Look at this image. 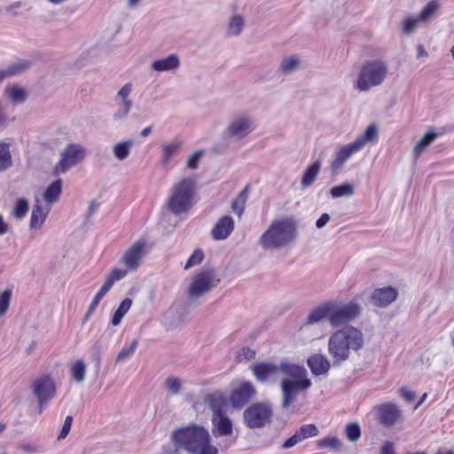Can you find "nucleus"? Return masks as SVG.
I'll return each instance as SVG.
<instances>
[{
	"instance_id": "nucleus-1",
	"label": "nucleus",
	"mask_w": 454,
	"mask_h": 454,
	"mask_svg": "<svg viewBox=\"0 0 454 454\" xmlns=\"http://www.w3.org/2000/svg\"><path fill=\"white\" fill-rule=\"evenodd\" d=\"M251 370L257 380L263 383L275 381L281 377V404L284 409H288L298 395L311 386L307 370L303 366L294 364L257 363L251 366Z\"/></svg>"
},
{
	"instance_id": "nucleus-2",
	"label": "nucleus",
	"mask_w": 454,
	"mask_h": 454,
	"mask_svg": "<svg viewBox=\"0 0 454 454\" xmlns=\"http://www.w3.org/2000/svg\"><path fill=\"white\" fill-rule=\"evenodd\" d=\"M364 344L362 331L355 326H345L334 332L328 340V353L334 364L349 358L351 350L358 351Z\"/></svg>"
},
{
	"instance_id": "nucleus-3",
	"label": "nucleus",
	"mask_w": 454,
	"mask_h": 454,
	"mask_svg": "<svg viewBox=\"0 0 454 454\" xmlns=\"http://www.w3.org/2000/svg\"><path fill=\"white\" fill-rule=\"evenodd\" d=\"M297 223L292 217H280L271 222L259 239L264 250H279L290 246L297 237Z\"/></svg>"
},
{
	"instance_id": "nucleus-4",
	"label": "nucleus",
	"mask_w": 454,
	"mask_h": 454,
	"mask_svg": "<svg viewBox=\"0 0 454 454\" xmlns=\"http://www.w3.org/2000/svg\"><path fill=\"white\" fill-rule=\"evenodd\" d=\"M171 438L176 447L192 453L211 441L209 432L201 426L190 425L172 433Z\"/></svg>"
},
{
	"instance_id": "nucleus-5",
	"label": "nucleus",
	"mask_w": 454,
	"mask_h": 454,
	"mask_svg": "<svg viewBox=\"0 0 454 454\" xmlns=\"http://www.w3.org/2000/svg\"><path fill=\"white\" fill-rule=\"evenodd\" d=\"M219 279L212 269H203L198 271L191 279L187 289L190 299H198L209 293L217 286Z\"/></svg>"
},
{
	"instance_id": "nucleus-6",
	"label": "nucleus",
	"mask_w": 454,
	"mask_h": 454,
	"mask_svg": "<svg viewBox=\"0 0 454 454\" xmlns=\"http://www.w3.org/2000/svg\"><path fill=\"white\" fill-rule=\"evenodd\" d=\"M387 73L386 64L380 60L366 63L361 69L357 88L360 90H367L372 86L380 84Z\"/></svg>"
},
{
	"instance_id": "nucleus-7",
	"label": "nucleus",
	"mask_w": 454,
	"mask_h": 454,
	"mask_svg": "<svg viewBox=\"0 0 454 454\" xmlns=\"http://www.w3.org/2000/svg\"><path fill=\"white\" fill-rule=\"evenodd\" d=\"M330 325L333 327H339L355 320L362 311L361 305L356 301L347 303L330 301Z\"/></svg>"
},
{
	"instance_id": "nucleus-8",
	"label": "nucleus",
	"mask_w": 454,
	"mask_h": 454,
	"mask_svg": "<svg viewBox=\"0 0 454 454\" xmlns=\"http://www.w3.org/2000/svg\"><path fill=\"white\" fill-rule=\"evenodd\" d=\"M34 395L38 400L39 413L41 414L50 400L56 394L54 380L48 375L35 379L31 386Z\"/></svg>"
},
{
	"instance_id": "nucleus-9",
	"label": "nucleus",
	"mask_w": 454,
	"mask_h": 454,
	"mask_svg": "<svg viewBox=\"0 0 454 454\" xmlns=\"http://www.w3.org/2000/svg\"><path fill=\"white\" fill-rule=\"evenodd\" d=\"M272 415L271 408L265 403H256L244 411L245 422L250 428H258L269 423Z\"/></svg>"
},
{
	"instance_id": "nucleus-10",
	"label": "nucleus",
	"mask_w": 454,
	"mask_h": 454,
	"mask_svg": "<svg viewBox=\"0 0 454 454\" xmlns=\"http://www.w3.org/2000/svg\"><path fill=\"white\" fill-rule=\"evenodd\" d=\"M380 423L386 427H392L403 422L402 410L393 403H386L376 407Z\"/></svg>"
},
{
	"instance_id": "nucleus-11",
	"label": "nucleus",
	"mask_w": 454,
	"mask_h": 454,
	"mask_svg": "<svg viewBox=\"0 0 454 454\" xmlns=\"http://www.w3.org/2000/svg\"><path fill=\"white\" fill-rule=\"evenodd\" d=\"M146 254V242L139 239L123 254L121 262L129 270H136Z\"/></svg>"
},
{
	"instance_id": "nucleus-12",
	"label": "nucleus",
	"mask_w": 454,
	"mask_h": 454,
	"mask_svg": "<svg viewBox=\"0 0 454 454\" xmlns=\"http://www.w3.org/2000/svg\"><path fill=\"white\" fill-rule=\"evenodd\" d=\"M85 156L84 149L75 144L68 145L61 154V159L56 166V170L66 172L71 167L82 161Z\"/></svg>"
},
{
	"instance_id": "nucleus-13",
	"label": "nucleus",
	"mask_w": 454,
	"mask_h": 454,
	"mask_svg": "<svg viewBox=\"0 0 454 454\" xmlns=\"http://www.w3.org/2000/svg\"><path fill=\"white\" fill-rule=\"evenodd\" d=\"M52 200H36L32 208L29 227L32 230H40L51 208Z\"/></svg>"
},
{
	"instance_id": "nucleus-14",
	"label": "nucleus",
	"mask_w": 454,
	"mask_h": 454,
	"mask_svg": "<svg viewBox=\"0 0 454 454\" xmlns=\"http://www.w3.org/2000/svg\"><path fill=\"white\" fill-rule=\"evenodd\" d=\"M398 296V291L393 286H384L375 289L371 296L372 303L380 308H385L394 302Z\"/></svg>"
},
{
	"instance_id": "nucleus-15",
	"label": "nucleus",
	"mask_w": 454,
	"mask_h": 454,
	"mask_svg": "<svg viewBox=\"0 0 454 454\" xmlns=\"http://www.w3.org/2000/svg\"><path fill=\"white\" fill-rule=\"evenodd\" d=\"M254 393V386L249 382H244L232 392L231 401L234 407L240 408L249 401Z\"/></svg>"
},
{
	"instance_id": "nucleus-16",
	"label": "nucleus",
	"mask_w": 454,
	"mask_h": 454,
	"mask_svg": "<svg viewBox=\"0 0 454 454\" xmlns=\"http://www.w3.org/2000/svg\"><path fill=\"white\" fill-rule=\"evenodd\" d=\"M234 229V221L229 215L221 217L212 229L211 235L215 240L226 239Z\"/></svg>"
},
{
	"instance_id": "nucleus-17",
	"label": "nucleus",
	"mask_w": 454,
	"mask_h": 454,
	"mask_svg": "<svg viewBox=\"0 0 454 454\" xmlns=\"http://www.w3.org/2000/svg\"><path fill=\"white\" fill-rule=\"evenodd\" d=\"M212 427L215 435L226 436L232 434V423L225 412L212 414Z\"/></svg>"
},
{
	"instance_id": "nucleus-18",
	"label": "nucleus",
	"mask_w": 454,
	"mask_h": 454,
	"mask_svg": "<svg viewBox=\"0 0 454 454\" xmlns=\"http://www.w3.org/2000/svg\"><path fill=\"white\" fill-rule=\"evenodd\" d=\"M361 150V143H355L344 145L339 149L332 162L333 169L340 168L354 153Z\"/></svg>"
},
{
	"instance_id": "nucleus-19",
	"label": "nucleus",
	"mask_w": 454,
	"mask_h": 454,
	"mask_svg": "<svg viewBox=\"0 0 454 454\" xmlns=\"http://www.w3.org/2000/svg\"><path fill=\"white\" fill-rule=\"evenodd\" d=\"M331 308L330 301L324 302L314 309H312L308 314L305 324L314 325L327 319L330 322Z\"/></svg>"
},
{
	"instance_id": "nucleus-20",
	"label": "nucleus",
	"mask_w": 454,
	"mask_h": 454,
	"mask_svg": "<svg viewBox=\"0 0 454 454\" xmlns=\"http://www.w3.org/2000/svg\"><path fill=\"white\" fill-rule=\"evenodd\" d=\"M195 186L196 184L192 178H184L176 184L169 199H192Z\"/></svg>"
},
{
	"instance_id": "nucleus-21",
	"label": "nucleus",
	"mask_w": 454,
	"mask_h": 454,
	"mask_svg": "<svg viewBox=\"0 0 454 454\" xmlns=\"http://www.w3.org/2000/svg\"><path fill=\"white\" fill-rule=\"evenodd\" d=\"M205 403L212 411L213 414L225 412L228 406L227 398L220 392H215L205 397Z\"/></svg>"
},
{
	"instance_id": "nucleus-22",
	"label": "nucleus",
	"mask_w": 454,
	"mask_h": 454,
	"mask_svg": "<svg viewBox=\"0 0 454 454\" xmlns=\"http://www.w3.org/2000/svg\"><path fill=\"white\" fill-rule=\"evenodd\" d=\"M308 365L315 375L326 373L330 369V362L323 355H314L308 359Z\"/></svg>"
},
{
	"instance_id": "nucleus-23",
	"label": "nucleus",
	"mask_w": 454,
	"mask_h": 454,
	"mask_svg": "<svg viewBox=\"0 0 454 454\" xmlns=\"http://www.w3.org/2000/svg\"><path fill=\"white\" fill-rule=\"evenodd\" d=\"M251 128V121L247 118H239L231 123L228 128V132L231 136L244 137L249 131Z\"/></svg>"
},
{
	"instance_id": "nucleus-24",
	"label": "nucleus",
	"mask_w": 454,
	"mask_h": 454,
	"mask_svg": "<svg viewBox=\"0 0 454 454\" xmlns=\"http://www.w3.org/2000/svg\"><path fill=\"white\" fill-rule=\"evenodd\" d=\"M179 67V59L176 55H169L167 58L155 60L152 64L153 70L158 72L169 71Z\"/></svg>"
},
{
	"instance_id": "nucleus-25",
	"label": "nucleus",
	"mask_w": 454,
	"mask_h": 454,
	"mask_svg": "<svg viewBox=\"0 0 454 454\" xmlns=\"http://www.w3.org/2000/svg\"><path fill=\"white\" fill-rule=\"evenodd\" d=\"M107 343L103 339L99 338L93 341L90 348V358L92 362L95 364L96 367L100 366L101 363V355L104 352V350L106 348Z\"/></svg>"
},
{
	"instance_id": "nucleus-26",
	"label": "nucleus",
	"mask_w": 454,
	"mask_h": 454,
	"mask_svg": "<svg viewBox=\"0 0 454 454\" xmlns=\"http://www.w3.org/2000/svg\"><path fill=\"white\" fill-rule=\"evenodd\" d=\"M133 304V301L130 298H125L118 309L114 313L111 318V324L114 326H117L121 324L124 316L128 313Z\"/></svg>"
},
{
	"instance_id": "nucleus-27",
	"label": "nucleus",
	"mask_w": 454,
	"mask_h": 454,
	"mask_svg": "<svg viewBox=\"0 0 454 454\" xmlns=\"http://www.w3.org/2000/svg\"><path fill=\"white\" fill-rule=\"evenodd\" d=\"M5 95L15 104L23 103L27 98L26 90L19 85H10L5 89Z\"/></svg>"
},
{
	"instance_id": "nucleus-28",
	"label": "nucleus",
	"mask_w": 454,
	"mask_h": 454,
	"mask_svg": "<svg viewBox=\"0 0 454 454\" xmlns=\"http://www.w3.org/2000/svg\"><path fill=\"white\" fill-rule=\"evenodd\" d=\"M320 168V161L316 160L305 170L301 179L303 186H309L314 183L319 173Z\"/></svg>"
},
{
	"instance_id": "nucleus-29",
	"label": "nucleus",
	"mask_w": 454,
	"mask_h": 454,
	"mask_svg": "<svg viewBox=\"0 0 454 454\" xmlns=\"http://www.w3.org/2000/svg\"><path fill=\"white\" fill-rule=\"evenodd\" d=\"M29 65H30V63L28 61H21V62L9 66L4 70H0V82L5 77L16 75V74L22 73L29 67Z\"/></svg>"
},
{
	"instance_id": "nucleus-30",
	"label": "nucleus",
	"mask_w": 454,
	"mask_h": 454,
	"mask_svg": "<svg viewBox=\"0 0 454 454\" xmlns=\"http://www.w3.org/2000/svg\"><path fill=\"white\" fill-rule=\"evenodd\" d=\"M72 379L76 382H82L85 379L86 365L83 361L77 360L70 367Z\"/></svg>"
},
{
	"instance_id": "nucleus-31",
	"label": "nucleus",
	"mask_w": 454,
	"mask_h": 454,
	"mask_svg": "<svg viewBox=\"0 0 454 454\" xmlns=\"http://www.w3.org/2000/svg\"><path fill=\"white\" fill-rule=\"evenodd\" d=\"M440 134L434 131L427 132L414 147V154L418 157L425 147L428 146Z\"/></svg>"
},
{
	"instance_id": "nucleus-32",
	"label": "nucleus",
	"mask_w": 454,
	"mask_h": 454,
	"mask_svg": "<svg viewBox=\"0 0 454 454\" xmlns=\"http://www.w3.org/2000/svg\"><path fill=\"white\" fill-rule=\"evenodd\" d=\"M12 163L9 144L0 142V171L11 167Z\"/></svg>"
},
{
	"instance_id": "nucleus-33",
	"label": "nucleus",
	"mask_w": 454,
	"mask_h": 454,
	"mask_svg": "<svg viewBox=\"0 0 454 454\" xmlns=\"http://www.w3.org/2000/svg\"><path fill=\"white\" fill-rule=\"evenodd\" d=\"M183 384L182 380L176 377H168L164 382L166 390L172 395H178L181 392Z\"/></svg>"
},
{
	"instance_id": "nucleus-34",
	"label": "nucleus",
	"mask_w": 454,
	"mask_h": 454,
	"mask_svg": "<svg viewBox=\"0 0 454 454\" xmlns=\"http://www.w3.org/2000/svg\"><path fill=\"white\" fill-rule=\"evenodd\" d=\"M192 207V200H168V207L176 215L186 212Z\"/></svg>"
},
{
	"instance_id": "nucleus-35",
	"label": "nucleus",
	"mask_w": 454,
	"mask_h": 454,
	"mask_svg": "<svg viewBox=\"0 0 454 454\" xmlns=\"http://www.w3.org/2000/svg\"><path fill=\"white\" fill-rule=\"evenodd\" d=\"M319 449L329 448L333 450H340L341 449V442L339 438L334 436H327L317 442Z\"/></svg>"
},
{
	"instance_id": "nucleus-36",
	"label": "nucleus",
	"mask_w": 454,
	"mask_h": 454,
	"mask_svg": "<svg viewBox=\"0 0 454 454\" xmlns=\"http://www.w3.org/2000/svg\"><path fill=\"white\" fill-rule=\"evenodd\" d=\"M377 137V128L374 124H371L367 127L364 133L355 141V143H361L362 149L367 142H372L376 140Z\"/></svg>"
},
{
	"instance_id": "nucleus-37",
	"label": "nucleus",
	"mask_w": 454,
	"mask_h": 454,
	"mask_svg": "<svg viewBox=\"0 0 454 454\" xmlns=\"http://www.w3.org/2000/svg\"><path fill=\"white\" fill-rule=\"evenodd\" d=\"M130 91L131 84L126 83L118 92V96L121 98V107L123 114H127L131 108V101L128 99Z\"/></svg>"
},
{
	"instance_id": "nucleus-38",
	"label": "nucleus",
	"mask_w": 454,
	"mask_h": 454,
	"mask_svg": "<svg viewBox=\"0 0 454 454\" xmlns=\"http://www.w3.org/2000/svg\"><path fill=\"white\" fill-rule=\"evenodd\" d=\"M12 294L11 289H6L0 293V318L4 317L9 310Z\"/></svg>"
},
{
	"instance_id": "nucleus-39",
	"label": "nucleus",
	"mask_w": 454,
	"mask_h": 454,
	"mask_svg": "<svg viewBox=\"0 0 454 454\" xmlns=\"http://www.w3.org/2000/svg\"><path fill=\"white\" fill-rule=\"evenodd\" d=\"M138 345L137 340H132L129 344H125L116 357L117 362H122L129 358L135 352Z\"/></svg>"
},
{
	"instance_id": "nucleus-40",
	"label": "nucleus",
	"mask_w": 454,
	"mask_h": 454,
	"mask_svg": "<svg viewBox=\"0 0 454 454\" xmlns=\"http://www.w3.org/2000/svg\"><path fill=\"white\" fill-rule=\"evenodd\" d=\"M438 8H439V4L437 3V1H435V0L430 1L419 13V20H420V21L427 20L434 14V12L438 10Z\"/></svg>"
},
{
	"instance_id": "nucleus-41",
	"label": "nucleus",
	"mask_w": 454,
	"mask_h": 454,
	"mask_svg": "<svg viewBox=\"0 0 454 454\" xmlns=\"http://www.w3.org/2000/svg\"><path fill=\"white\" fill-rule=\"evenodd\" d=\"M296 433L301 437V441H303L309 437L317 436L319 432L314 424H306L301 427Z\"/></svg>"
},
{
	"instance_id": "nucleus-42",
	"label": "nucleus",
	"mask_w": 454,
	"mask_h": 454,
	"mask_svg": "<svg viewBox=\"0 0 454 454\" xmlns=\"http://www.w3.org/2000/svg\"><path fill=\"white\" fill-rule=\"evenodd\" d=\"M62 182L56 180L45 190L43 199H58L61 192Z\"/></svg>"
},
{
	"instance_id": "nucleus-43",
	"label": "nucleus",
	"mask_w": 454,
	"mask_h": 454,
	"mask_svg": "<svg viewBox=\"0 0 454 454\" xmlns=\"http://www.w3.org/2000/svg\"><path fill=\"white\" fill-rule=\"evenodd\" d=\"M354 187L350 184H342L331 189V194L333 197L351 196Z\"/></svg>"
},
{
	"instance_id": "nucleus-44",
	"label": "nucleus",
	"mask_w": 454,
	"mask_h": 454,
	"mask_svg": "<svg viewBox=\"0 0 454 454\" xmlns=\"http://www.w3.org/2000/svg\"><path fill=\"white\" fill-rule=\"evenodd\" d=\"M204 259V253L200 249H196L188 258L184 269H191L198 264H200Z\"/></svg>"
},
{
	"instance_id": "nucleus-45",
	"label": "nucleus",
	"mask_w": 454,
	"mask_h": 454,
	"mask_svg": "<svg viewBox=\"0 0 454 454\" xmlns=\"http://www.w3.org/2000/svg\"><path fill=\"white\" fill-rule=\"evenodd\" d=\"M345 434L350 442H356L361 436V429L358 424H348L346 427Z\"/></svg>"
},
{
	"instance_id": "nucleus-46",
	"label": "nucleus",
	"mask_w": 454,
	"mask_h": 454,
	"mask_svg": "<svg viewBox=\"0 0 454 454\" xmlns=\"http://www.w3.org/2000/svg\"><path fill=\"white\" fill-rule=\"evenodd\" d=\"M130 145V142L117 144L114 148L115 157L119 160H124L129 155Z\"/></svg>"
},
{
	"instance_id": "nucleus-47",
	"label": "nucleus",
	"mask_w": 454,
	"mask_h": 454,
	"mask_svg": "<svg viewBox=\"0 0 454 454\" xmlns=\"http://www.w3.org/2000/svg\"><path fill=\"white\" fill-rule=\"evenodd\" d=\"M243 27V19L240 16H234L229 23V33L238 35Z\"/></svg>"
},
{
	"instance_id": "nucleus-48",
	"label": "nucleus",
	"mask_w": 454,
	"mask_h": 454,
	"mask_svg": "<svg viewBox=\"0 0 454 454\" xmlns=\"http://www.w3.org/2000/svg\"><path fill=\"white\" fill-rule=\"evenodd\" d=\"M299 65V59L294 56L285 59L281 64L283 72L287 73L294 70Z\"/></svg>"
},
{
	"instance_id": "nucleus-49",
	"label": "nucleus",
	"mask_w": 454,
	"mask_h": 454,
	"mask_svg": "<svg viewBox=\"0 0 454 454\" xmlns=\"http://www.w3.org/2000/svg\"><path fill=\"white\" fill-rule=\"evenodd\" d=\"M180 143H172L163 146V159L167 162L171 156L178 150Z\"/></svg>"
},
{
	"instance_id": "nucleus-50",
	"label": "nucleus",
	"mask_w": 454,
	"mask_h": 454,
	"mask_svg": "<svg viewBox=\"0 0 454 454\" xmlns=\"http://www.w3.org/2000/svg\"><path fill=\"white\" fill-rule=\"evenodd\" d=\"M104 296L101 295V294L97 293V294L94 296L90 305L89 306V309L84 316L83 321L89 320V318L91 317V315L96 310L98 305L99 304L100 301L102 300Z\"/></svg>"
},
{
	"instance_id": "nucleus-51",
	"label": "nucleus",
	"mask_w": 454,
	"mask_h": 454,
	"mask_svg": "<svg viewBox=\"0 0 454 454\" xmlns=\"http://www.w3.org/2000/svg\"><path fill=\"white\" fill-rule=\"evenodd\" d=\"M27 212V200H18L13 214L17 218H22L26 215Z\"/></svg>"
},
{
	"instance_id": "nucleus-52",
	"label": "nucleus",
	"mask_w": 454,
	"mask_h": 454,
	"mask_svg": "<svg viewBox=\"0 0 454 454\" xmlns=\"http://www.w3.org/2000/svg\"><path fill=\"white\" fill-rule=\"evenodd\" d=\"M129 271L130 270H128L126 267L125 269L114 268L109 273L108 277L115 283L116 281L123 278Z\"/></svg>"
},
{
	"instance_id": "nucleus-53",
	"label": "nucleus",
	"mask_w": 454,
	"mask_h": 454,
	"mask_svg": "<svg viewBox=\"0 0 454 454\" xmlns=\"http://www.w3.org/2000/svg\"><path fill=\"white\" fill-rule=\"evenodd\" d=\"M419 22H421L420 20H419V17L417 19L407 18L403 21V32L406 34L411 33L415 29V27H417Z\"/></svg>"
},
{
	"instance_id": "nucleus-54",
	"label": "nucleus",
	"mask_w": 454,
	"mask_h": 454,
	"mask_svg": "<svg viewBox=\"0 0 454 454\" xmlns=\"http://www.w3.org/2000/svg\"><path fill=\"white\" fill-rule=\"evenodd\" d=\"M192 454H218V449L211 443V441L198 449Z\"/></svg>"
},
{
	"instance_id": "nucleus-55",
	"label": "nucleus",
	"mask_w": 454,
	"mask_h": 454,
	"mask_svg": "<svg viewBox=\"0 0 454 454\" xmlns=\"http://www.w3.org/2000/svg\"><path fill=\"white\" fill-rule=\"evenodd\" d=\"M73 418L71 416H67L65 419L64 425L59 435V439H64L67 436L70 432L72 427Z\"/></svg>"
},
{
	"instance_id": "nucleus-56",
	"label": "nucleus",
	"mask_w": 454,
	"mask_h": 454,
	"mask_svg": "<svg viewBox=\"0 0 454 454\" xmlns=\"http://www.w3.org/2000/svg\"><path fill=\"white\" fill-rule=\"evenodd\" d=\"M301 442H302L301 437L295 432V434L293 436H291L290 438L286 439L283 442L282 447L284 449H289V448H292V447L295 446L296 444H298Z\"/></svg>"
},
{
	"instance_id": "nucleus-57",
	"label": "nucleus",
	"mask_w": 454,
	"mask_h": 454,
	"mask_svg": "<svg viewBox=\"0 0 454 454\" xmlns=\"http://www.w3.org/2000/svg\"><path fill=\"white\" fill-rule=\"evenodd\" d=\"M245 201L246 200H232L231 207L238 216H241L245 209Z\"/></svg>"
},
{
	"instance_id": "nucleus-58",
	"label": "nucleus",
	"mask_w": 454,
	"mask_h": 454,
	"mask_svg": "<svg viewBox=\"0 0 454 454\" xmlns=\"http://www.w3.org/2000/svg\"><path fill=\"white\" fill-rule=\"evenodd\" d=\"M202 152L197 151L195 152L188 160L187 166L188 168L194 169L198 167L199 160L201 157Z\"/></svg>"
},
{
	"instance_id": "nucleus-59",
	"label": "nucleus",
	"mask_w": 454,
	"mask_h": 454,
	"mask_svg": "<svg viewBox=\"0 0 454 454\" xmlns=\"http://www.w3.org/2000/svg\"><path fill=\"white\" fill-rule=\"evenodd\" d=\"M114 284V282L107 276L104 285L101 286L98 293L105 296L106 293L111 289Z\"/></svg>"
},
{
	"instance_id": "nucleus-60",
	"label": "nucleus",
	"mask_w": 454,
	"mask_h": 454,
	"mask_svg": "<svg viewBox=\"0 0 454 454\" xmlns=\"http://www.w3.org/2000/svg\"><path fill=\"white\" fill-rule=\"evenodd\" d=\"M114 284V282L107 276L104 285L101 286L98 293L105 296L106 293L111 289Z\"/></svg>"
},
{
	"instance_id": "nucleus-61",
	"label": "nucleus",
	"mask_w": 454,
	"mask_h": 454,
	"mask_svg": "<svg viewBox=\"0 0 454 454\" xmlns=\"http://www.w3.org/2000/svg\"><path fill=\"white\" fill-rule=\"evenodd\" d=\"M86 207L88 209L87 216L89 217L98 210L99 207V203L98 200H88Z\"/></svg>"
},
{
	"instance_id": "nucleus-62",
	"label": "nucleus",
	"mask_w": 454,
	"mask_h": 454,
	"mask_svg": "<svg viewBox=\"0 0 454 454\" xmlns=\"http://www.w3.org/2000/svg\"><path fill=\"white\" fill-rule=\"evenodd\" d=\"M400 395L403 398H404L407 402H411L414 400L415 398V393L405 388V387H403L400 389Z\"/></svg>"
},
{
	"instance_id": "nucleus-63",
	"label": "nucleus",
	"mask_w": 454,
	"mask_h": 454,
	"mask_svg": "<svg viewBox=\"0 0 454 454\" xmlns=\"http://www.w3.org/2000/svg\"><path fill=\"white\" fill-rule=\"evenodd\" d=\"M330 216L327 213H324L316 222V226L317 229H322L329 222Z\"/></svg>"
},
{
	"instance_id": "nucleus-64",
	"label": "nucleus",
	"mask_w": 454,
	"mask_h": 454,
	"mask_svg": "<svg viewBox=\"0 0 454 454\" xmlns=\"http://www.w3.org/2000/svg\"><path fill=\"white\" fill-rule=\"evenodd\" d=\"M380 454H395L394 445L390 442H387L382 445Z\"/></svg>"
}]
</instances>
